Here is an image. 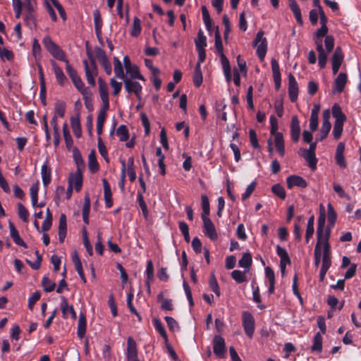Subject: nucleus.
<instances>
[{"label": "nucleus", "mask_w": 361, "mask_h": 361, "mask_svg": "<svg viewBox=\"0 0 361 361\" xmlns=\"http://www.w3.org/2000/svg\"><path fill=\"white\" fill-rule=\"evenodd\" d=\"M327 26L321 25L313 34V41L318 52V66L321 69L326 67L328 61V54L334 50V37L328 35Z\"/></svg>", "instance_id": "f257e3e1"}, {"label": "nucleus", "mask_w": 361, "mask_h": 361, "mask_svg": "<svg viewBox=\"0 0 361 361\" xmlns=\"http://www.w3.org/2000/svg\"><path fill=\"white\" fill-rule=\"evenodd\" d=\"M42 44L47 51L56 59L66 63V70L71 79L78 76L76 70L69 63L63 49L47 35L42 39Z\"/></svg>", "instance_id": "f03ea898"}, {"label": "nucleus", "mask_w": 361, "mask_h": 361, "mask_svg": "<svg viewBox=\"0 0 361 361\" xmlns=\"http://www.w3.org/2000/svg\"><path fill=\"white\" fill-rule=\"evenodd\" d=\"M87 54L90 60V63L87 60L83 61L85 76L87 83L90 86L94 87L96 85L94 76L97 75V66L96 61L92 53L87 51Z\"/></svg>", "instance_id": "7ed1b4c3"}, {"label": "nucleus", "mask_w": 361, "mask_h": 361, "mask_svg": "<svg viewBox=\"0 0 361 361\" xmlns=\"http://www.w3.org/2000/svg\"><path fill=\"white\" fill-rule=\"evenodd\" d=\"M329 238H330V229L327 228L325 231L324 238V247H323V253H322V269H325L326 271L329 270L331 265V247L329 244Z\"/></svg>", "instance_id": "20e7f679"}, {"label": "nucleus", "mask_w": 361, "mask_h": 361, "mask_svg": "<svg viewBox=\"0 0 361 361\" xmlns=\"http://www.w3.org/2000/svg\"><path fill=\"white\" fill-rule=\"evenodd\" d=\"M254 46L257 47L256 52L260 61H263L267 51V39L264 37L263 31H259L257 33Z\"/></svg>", "instance_id": "39448f33"}, {"label": "nucleus", "mask_w": 361, "mask_h": 361, "mask_svg": "<svg viewBox=\"0 0 361 361\" xmlns=\"http://www.w3.org/2000/svg\"><path fill=\"white\" fill-rule=\"evenodd\" d=\"M242 319V324L246 335L252 338L255 332V319L252 314L249 312H243Z\"/></svg>", "instance_id": "423d86ee"}, {"label": "nucleus", "mask_w": 361, "mask_h": 361, "mask_svg": "<svg viewBox=\"0 0 361 361\" xmlns=\"http://www.w3.org/2000/svg\"><path fill=\"white\" fill-rule=\"evenodd\" d=\"M123 80L125 90L129 94H135L138 99H141V93L142 90V86L137 81H134L129 78H126Z\"/></svg>", "instance_id": "0eeeda50"}, {"label": "nucleus", "mask_w": 361, "mask_h": 361, "mask_svg": "<svg viewBox=\"0 0 361 361\" xmlns=\"http://www.w3.org/2000/svg\"><path fill=\"white\" fill-rule=\"evenodd\" d=\"M331 112L329 109H326L323 111L322 114V126L320 130V137L318 139V141H322L325 139L331 128V124L330 122Z\"/></svg>", "instance_id": "6e6552de"}, {"label": "nucleus", "mask_w": 361, "mask_h": 361, "mask_svg": "<svg viewBox=\"0 0 361 361\" xmlns=\"http://www.w3.org/2000/svg\"><path fill=\"white\" fill-rule=\"evenodd\" d=\"M213 350L214 353L219 358H223L226 353V344L224 338L219 336L216 335L213 338Z\"/></svg>", "instance_id": "1a4fd4ad"}, {"label": "nucleus", "mask_w": 361, "mask_h": 361, "mask_svg": "<svg viewBox=\"0 0 361 361\" xmlns=\"http://www.w3.org/2000/svg\"><path fill=\"white\" fill-rule=\"evenodd\" d=\"M82 185V174L81 169H77L75 173H71L68 178V190L74 186L75 190L79 192Z\"/></svg>", "instance_id": "9d476101"}, {"label": "nucleus", "mask_w": 361, "mask_h": 361, "mask_svg": "<svg viewBox=\"0 0 361 361\" xmlns=\"http://www.w3.org/2000/svg\"><path fill=\"white\" fill-rule=\"evenodd\" d=\"M344 59V54L341 47H337L331 56L332 72L336 75Z\"/></svg>", "instance_id": "9b49d317"}, {"label": "nucleus", "mask_w": 361, "mask_h": 361, "mask_svg": "<svg viewBox=\"0 0 361 361\" xmlns=\"http://www.w3.org/2000/svg\"><path fill=\"white\" fill-rule=\"evenodd\" d=\"M95 54L106 73L107 75H111L112 72L111 64L109 61L105 51L102 49L97 47L95 49Z\"/></svg>", "instance_id": "f8f14e48"}, {"label": "nucleus", "mask_w": 361, "mask_h": 361, "mask_svg": "<svg viewBox=\"0 0 361 361\" xmlns=\"http://www.w3.org/2000/svg\"><path fill=\"white\" fill-rule=\"evenodd\" d=\"M203 221V232L211 240H216L218 238L217 232L214 224L209 217L202 219Z\"/></svg>", "instance_id": "ddd939ff"}, {"label": "nucleus", "mask_w": 361, "mask_h": 361, "mask_svg": "<svg viewBox=\"0 0 361 361\" xmlns=\"http://www.w3.org/2000/svg\"><path fill=\"white\" fill-rule=\"evenodd\" d=\"M287 188L292 189L293 187L299 188H305L307 186V181L301 176L297 175H291L286 178Z\"/></svg>", "instance_id": "4468645a"}, {"label": "nucleus", "mask_w": 361, "mask_h": 361, "mask_svg": "<svg viewBox=\"0 0 361 361\" xmlns=\"http://www.w3.org/2000/svg\"><path fill=\"white\" fill-rule=\"evenodd\" d=\"M288 95L290 100L292 102H294L298 99V85L294 75L291 73L288 75Z\"/></svg>", "instance_id": "2eb2a0df"}, {"label": "nucleus", "mask_w": 361, "mask_h": 361, "mask_svg": "<svg viewBox=\"0 0 361 361\" xmlns=\"http://www.w3.org/2000/svg\"><path fill=\"white\" fill-rule=\"evenodd\" d=\"M61 308L63 318H68V314L71 315L73 319L77 318V314L73 305H69L66 298L63 296L61 297Z\"/></svg>", "instance_id": "dca6fc26"}, {"label": "nucleus", "mask_w": 361, "mask_h": 361, "mask_svg": "<svg viewBox=\"0 0 361 361\" xmlns=\"http://www.w3.org/2000/svg\"><path fill=\"white\" fill-rule=\"evenodd\" d=\"M51 64L54 72L57 82L61 86H63L68 82L66 76L55 61L51 60Z\"/></svg>", "instance_id": "f3484780"}, {"label": "nucleus", "mask_w": 361, "mask_h": 361, "mask_svg": "<svg viewBox=\"0 0 361 361\" xmlns=\"http://www.w3.org/2000/svg\"><path fill=\"white\" fill-rule=\"evenodd\" d=\"M321 208L323 210V212L321 213L318 218V224H317V240H324V234L325 231L327 229L324 228V224H325V214H324V209L322 205H321Z\"/></svg>", "instance_id": "a211bd4d"}, {"label": "nucleus", "mask_w": 361, "mask_h": 361, "mask_svg": "<svg viewBox=\"0 0 361 361\" xmlns=\"http://www.w3.org/2000/svg\"><path fill=\"white\" fill-rule=\"evenodd\" d=\"M300 135V122L297 116H293L290 124V135L294 142H298Z\"/></svg>", "instance_id": "6ab92c4d"}, {"label": "nucleus", "mask_w": 361, "mask_h": 361, "mask_svg": "<svg viewBox=\"0 0 361 361\" xmlns=\"http://www.w3.org/2000/svg\"><path fill=\"white\" fill-rule=\"evenodd\" d=\"M344 150L345 144L343 142H339L336 151V164L342 169H345L346 167V162L343 155Z\"/></svg>", "instance_id": "aec40b11"}, {"label": "nucleus", "mask_w": 361, "mask_h": 361, "mask_svg": "<svg viewBox=\"0 0 361 361\" xmlns=\"http://www.w3.org/2000/svg\"><path fill=\"white\" fill-rule=\"evenodd\" d=\"M104 187V197L106 208H111L113 205L112 193L111 186L106 178L102 179Z\"/></svg>", "instance_id": "412c9836"}, {"label": "nucleus", "mask_w": 361, "mask_h": 361, "mask_svg": "<svg viewBox=\"0 0 361 361\" xmlns=\"http://www.w3.org/2000/svg\"><path fill=\"white\" fill-rule=\"evenodd\" d=\"M347 82V75L345 73H340L334 80V92L341 93L343 91Z\"/></svg>", "instance_id": "4be33fe9"}, {"label": "nucleus", "mask_w": 361, "mask_h": 361, "mask_svg": "<svg viewBox=\"0 0 361 361\" xmlns=\"http://www.w3.org/2000/svg\"><path fill=\"white\" fill-rule=\"evenodd\" d=\"M332 116L335 118L334 123H336L344 124L347 119L341 106L337 104H334L332 106Z\"/></svg>", "instance_id": "5701e85b"}, {"label": "nucleus", "mask_w": 361, "mask_h": 361, "mask_svg": "<svg viewBox=\"0 0 361 361\" xmlns=\"http://www.w3.org/2000/svg\"><path fill=\"white\" fill-rule=\"evenodd\" d=\"M67 224H66V216L64 214H61L59 218V240L60 243H63L66 236Z\"/></svg>", "instance_id": "b1692460"}, {"label": "nucleus", "mask_w": 361, "mask_h": 361, "mask_svg": "<svg viewBox=\"0 0 361 361\" xmlns=\"http://www.w3.org/2000/svg\"><path fill=\"white\" fill-rule=\"evenodd\" d=\"M9 229H10V235L13 238L14 243L20 246H22L25 248L27 247V244L23 241V240L19 235L18 231L16 228L15 226L12 222H9Z\"/></svg>", "instance_id": "393cba45"}, {"label": "nucleus", "mask_w": 361, "mask_h": 361, "mask_svg": "<svg viewBox=\"0 0 361 361\" xmlns=\"http://www.w3.org/2000/svg\"><path fill=\"white\" fill-rule=\"evenodd\" d=\"M86 325H87L86 316L84 313L80 312V316H79L78 329H77V334L80 338H84V336L85 335Z\"/></svg>", "instance_id": "a878e982"}, {"label": "nucleus", "mask_w": 361, "mask_h": 361, "mask_svg": "<svg viewBox=\"0 0 361 361\" xmlns=\"http://www.w3.org/2000/svg\"><path fill=\"white\" fill-rule=\"evenodd\" d=\"M252 259L250 252H245L243 255L241 259L238 261V266L245 269V272H248L252 265Z\"/></svg>", "instance_id": "bb28decb"}, {"label": "nucleus", "mask_w": 361, "mask_h": 361, "mask_svg": "<svg viewBox=\"0 0 361 361\" xmlns=\"http://www.w3.org/2000/svg\"><path fill=\"white\" fill-rule=\"evenodd\" d=\"M302 156L307 161L308 166L312 170L317 169V159L316 158L315 153L309 152L302 149Z\"/></svg>", "instance_id": "cd10ccee"}, {"label": "nucleus", "mask_w": 361, "mask_h": 361, "mask_svg": "<svg viewBox=\"0 0 361 361\" xmlns=\"http://www.w3.org/2000/svg\"><path fill=\"white\" fill-rule=\"evenodd\" d=\"M274 143L279 154L283 157L285 154V144L282 133L276 134V136L274 137Z\"/></svg>", "instance_id": "c85d7f7f"}, {"label": "nucleus", "mask_w": 361, "mask_h": 361, "mask_svg": "<svg viewBox=\"0 0 361 361\" xmlns=\"http://www.w3.org/2000/svg\"><path fill=\"white\" fill-rule=\"evenodd\" d=\"M274 143L279 154L283 157L285 154V144L282 133L276 134V136L274 137Z\"/></svg>", "instance_id": "c756f323"}, {"label": "nucleus", "mask_w": 361, "mask_h": 361, "mask_svg": "<svg viewBox=\"0 0 361 361\" xmlns=\"http://www.w3.org/2000/svg\"><path fill=\"white\" fill-rule=\"evenodd\" d=\"M41 175L43 185L47 187L51 182V169L47 162L42 166Z\"/></svg>", "instance_id": "7c9ffc66"}, {"label": "nucleus", "mask_w": 361, "mask_h": 361, "mask_svg": "<svg viewBox=\"0 0 361 361\" xmlns=\"http://www.w3.org/2000/svg\"><path fill=\"white\" fill-rule=\"evenodd\" d=\"M90 199L88 195H86L85 197V201L82 206V219L86 225L89 224V214L90 211Z\"/></svg>", "instance_id": "2f4dec72"}, {"label": "nucleus", "mask_w": 361, "mask_h": 361, "mask_svg": "<svg viewBox=\"0 0 361 361\" xmlns=\"http://www.w3.org/2000/svg\"><path fill=\"white\" fill-rule=\"evenodd\" d=\"M114 73L116 78L124 80L127 76L123 72V68L121 61L117 58H114Z\"/></svg>", "instance_id": "473e14b6"}, {"label": "nucleus", "mask_w": 361, "mask_h": 361, "mask_svg": "<svg viewBox=\"0 0 361 361\" xmlns=\"http://www.w3.org/2000/svg\"><path fill=\"white\" fill-rule=\"evenodd\" d=\"M327 212H328V227L331 230V227H333L336 223L337 215L331 203L327 204Z\"/></svg>", "instance_id": "72a5a7b5"}, {"label": "nucleus", "mask_w": 361, "mask_h": 361, "mask_svg": "<svg viewBox=\"0 0 361 361\" xmlns=\"http://www.w3.org/2000/svg\"><path fill=\"white\" fill-rule=\"evenodd\" d=\"M146 275H147V279H146V286L147 288L148 291H150V281L153 279L154 277V267L153 263L151 260L147 261V267H146Z\"/></svg>", "instance_id": "f704fd0d"}, {"label": "nucleus", "mask_w": 361, "mask_h": 361, "mask_svg": "<svg viewBox=\"0 0 361 361\" xmlns=\"http://www.w3.org/2000/svg\"><path fill=\"white\" fill-rule=\"evenodd\" d=\"M71 125L74 135L77 137H80L81 136V128L80 118L78 116H72L71 118Z\"/></svg>", "instance_id": "c9c22d12"}, {"label": "nucleus", "mask_w": 361, "mask_h": 361, "mask_svg": "<svg viewBox=\"0 0 361 361\" xmlns=\"http://www.w3.org/2000/svg\"><path fill=\"white\" fill-rule=\"evenodd\" d=\"M311 350L317 353H321L322 350V336L319 332H317L314 336Z\"/></svg>", "instance_id": "e433bc0d"}, {"label": "nucleus", "mask_w": 361, "mask_h": 361, "mask_svg": "<svg viewBox=\"0 0 361 361\" xmlns=\"http://www.w3.org/2000/svg\"><path fill=\"white\" fill-rule=\"evenodd\" d=\"M152 322H153V324H154V329H156V331L157 332H159L160 336L166 341H168L167 334H166V330H165V329H164L161 322L160 321V319H158V318H154L152 319Z\"/></svg>", "instance_id": "4c0bfd02"}, {"label": "nucleus", "mask_w": 361, "mask_h": 361, "mask_svg": "<svg viewBox=\"0 0 361 361\" xmlns=\"http://www.w3.org/2000/svg\"><path fill=\"white\" fill-rule=\"evenodd\" d=\"M195 44L196 49H205L207 47V37L202 30L198 31L197 37L195 39Z\"/></svg>", "instance_id": "58836bf2"}, {"label": "nucleus", "mask_w": 361, "mask_h": 361, "mask_svg": "<svg viewBox=\"0 0 361 361\" xmlns=\"http://www.w3.org/2000/svg\"><path fill=\"white\" fill-rule=\"evenodd\" d=\"M201 205L202 208V219L209 217L210 212L209 202L206 195H201Z\"/></svg>", "instance_id": "ea45409f"}, {"label": "nucleus", "mask_w": 361, "mask_h": 361, "mask_svg": "<svg viewBox=\"0 0 361 361\" xmlns=\"http://www.w3.org/2000/svg\"><path fill=\"white\" fill-rule=\"evenodd\" d=\"M203 81L202 73L201 71V66L200 65H196L195 68V71L193 73V82L194 85L197 87H199Z\"/></svg>", "instance_id": "a19ab883"}, {"label": "nucleus", "mask_w": 361, "mask_h": 361, "mask_svg": "<svg viewBox=\"0 0 361 361\" xmlns=\"http://www.w3.org/2000/svg\"><path fill=\"white\" fill-rule=\"evenodd\" d=\"M88 159H89L88 164H89L90 171L93 173L97 172L99 170V164L96 159L94 151H92L90 153V154L88 156Z\"/></svg>", "instance_id": "79ce46f5"}, {"label": "nucleus", "mask_w": 361, "mask_h": 361, "mask_svg": "<svg viewBox=\"0 0 361 361\" xmlns=\"http://www.w3.org/2000/svg\"><path fill=\"white\" fill-rule=\"evenodd\" d=\"M289 6L291 11L293 13L297 23L300 25H302L303 21L302 18L300 8L298 4L297 3H293L292 4L289 5Z\"/></svg>", "instance_id": "37998d69"}, {"label": "nucleus", "mask_w": 361, "mask_h": 361, "mask_svg": "<svg viewBox=\"0 0 361 361\" xmlns=\"http://www.w3.org/2000/svg\"><path fill=\"white\" fill-rule=\"evenodd\" d=\"M324 245V240H317V244L314 247V265L315 267H318L321 262V257H322V250H321V245Z\"/></svg>", "instance_id": "c03bdc74"}, {"label": "nucleus", "mask_w": 361, "mask_h": 361, "mask_svg": "<svg viewBox=\"0 0 361 361\" xmlns=\"http://www.w3.org/2000/svg\"><path fill=\"white\" fill-rule=\"evenodd\" d=\"M128 71H126V73L130 75L131 78L139 79L143 81L145 80L144 76L140 73V69L137 66L133 65L130 68H128Z\"/></svg>", "instance_id": "a18cd8bd"}, {"label": "nucleus", "mask_w": 361, "mask_h": 361, "mask_svg": "<svg viewBox=\"0 0 361 361\" xmlns=\"http://www.w3.org/2000/svg\"><path fill=\"white\" fill-rule=\"evenodd\" d=\"M271 192L281 200H284L286 197L284 188L279 183L274 184L271 187Z\"/></svg>", "instance_id": "49530a36"}, {"label": "nucleus", "mask_w": 361, "mask_h": 361, "mask_svg": "<svg viewBox=\"0 0 361 361\" xmlns=\"http://www.w3.org/2000/svg\"><path fill=\"white\" fill-rule=\"evenodd\" d=\"M116 135L121 142L127 141L129 138L128 130L125 125H121L116 130Z\"/></svg>", "instance_id": "de8ad7c7"}, {"label": "nucleus", "mask_w": 361, "mask_h": 361, "mask_svg": "<svg viewBox=\"0 0 361 361\" xmlns=\"http://www.w3.org/2000/svg\"><path fill=\"white\" fill-rule=\"evenodd\" d=\"M209 284L211 290L215 293V295L218 297L220 296L221 292L214 274H211L209 279Z\"/></svg>", "instance_id": "09e8293b"}, {"label": "nucleus", "mask_w": 361, "mask_h": 361, "mask_svg": "<svg viewBox=\"0 0 361 361\" xmlns=\"http://www.w3.org/2000/svg\"><path fill=\"white\" fill-rule=\"evenodd\" d=\"M42 285L44 288V290L47 293H50L53 291L56 287V283L51 281L49 278L47 276H44L42 280Z\"/></svg>", "instance_id": "8fccbe9b"}, {"label": "nucleus", "mask_w": 361, "mask_h": 361, "mask_svg": "<svg viewBox=\"0 0 361 361\" xmlns=\"http://www.w3.org/2000/svg\"><path fill=\"white\" fill-rule=\"evenodd\" d=\"M94 17V28L97 35L99 37V35L101 34V30L102 27V21L101 19L100 13L99 11H95L93 13Z\"/></svg>", "instance_id": "3c124183"}, {"label": "nucleus", "mask_w": 361, "mask_h": 361, "mask_svg": "<svg viewBox=\"0 0 361 361\" xmlns=\"http://www.w3.org/2000/svg\"><path fill=\"white\" fill-rule=\"evenodd\" d=\"M74 86L75 88L80 92H85L90 89L85 86L84 82H82V79L79 75L75 77L74 78L71 79Z\"/></svg>", "instance_id": "603ef678"}, {"label": "nucleus", "mask_w": 361, "mask_h": 361, "mask_svg": "<svg viewBox=\"0 0 361 361\" xmlns=\"http://www.w3.org/2000/svg\"><path fill=\"white\" fill-rule=\"evenodd\" d=\"M247 272L242 271L240 270H233L231 272V277L233 280H235L238 283H242L246 281V276L245 274Z\"/></svg>", "instance_id": "864d4df0"}, {"label": "nucleus", "mask_w": 361, "mask_h": 361, "mask_svg": "<svg viewBox=\"0 0 361 361\" xmlns=\"http://www.w3.org/2000/svg\"><path fill=\"white\" fill-rule=\"evenodd\" d=\"M201 9L204 23L206 28L209 30L212 28V20L210 18L209 11L205 6H202Z\"/></svg>", "instance_id": "5fc2aeb1"}, {"label": "nucleus", "mask_w": 361, "mask_h": 361, "mask_svg": "<svg viewBox=\"0 0 361 361\" xmlns=\"http://www.w3.org/2000/svg\"><path fill=\"white\" fill-rule=\"evenodd\" d=\"M55 114L61 118H63L66 111V103L63 101H56L55 103Z\"/></svg>", "instance_id": "6e6d98bb"}, {"label": "nucleus", "mask_w": 361, "mask_h": 361, "mask_svg": "<svg viewBox=\"0 0 361 361\" xmlns=\"http://www.w3.org/2000/svg\"><path fill=\"white\" fill-rule=\"evenodd\" d=\"M141 22L140 20L135 17L133 20V27L130 31V35L133 37H137L141 32Z\"/></svg>", "instance_id": "4d7b16f0"}, {"label": "nucleus", "mask_w": 361, "mask_h": 361, "mask_svg": "<svg viewBox=\"0 0 361 361\" xmlns=\"http://www.w3.org/2000/svg\"><path fill=\"white\" fill-rule=\"evenodd\" d=\"M18 214L19 217L24 221H28L29 212L27 209L20 202L18 203Z\"/></svg>", "instance_id": "13d9d810"}, {"label": "nucleus", "mask_w": 361, "mask_h": 361, "mask_svg": "<svg viewBox=\"0 0 361 361\" xmlns=\"http://www.w3.org/2000/svg\"><path fill=\"white\" fill-rule=\"evenodd\" d=\"M82 94V99L84 100V103L85 107L89 110L92 111L93 109L92 101V93L89 90L85 92L81 93Z\"/></svg>", "instance_id": "bf43d9fd"}, {"label": "nucleus", "mask_w": 361, "mask_h": 361, "mask_svg": "<svg viewBox=\"0 0 361 361\" xmlns=\"http://www.w3.org/2000/svg\"><path fill=\"white\" fill-rule=\"evenodd\" d=\"M99 94L102 100L109 99L108 88L102 79H99Z\"/></svg>", "instance_id": "052dcab7"}, {"label": "nucleus", "mask_w": 361, "mask_h": 361, "mask_svg": "<svg viewBox=\"0 0 361 361\" xmlns=\"http://www.w3.org/2000/svg\"><path fill=\"white\" fill-rule=\"evenodd\" d=\"M98 150L99 154L105 159V161L106 162H109V159L108 157V152L100 137H98Z\"/></svg>", "instance_id": "680f3d73"}, {"label": "nucleus", "mask_w": 361, "mask_h": 361, "mask_svg": "<svg viewBox=\"0 0 361 361\" xmlns=\"http://www.w3.org/2000/svg\"><path fill=\"white\" fill-rule=\"evenodd\" d=\"M105 118L106 116H104V112L99 113L97 118V133L99 135V137L102 133L103 125L105 121Z\"/></svg>", "instance_id": "e2e57ef3"}, {"label": "nucleus", "mask_w": 361, "mask_h": 361, "mask_svg": "<svg viewBox=\"0 0 361 361\" xmlns=\"http://www.w3.org/2000/svg\"><path fill=\"white\" fill-rule=\"evenodd\" d=\"M82 236H83L84 246H85L87 252H88V254L90 256H92L93 255V249H92V247L89 241V239L87 237V233L85 228H83Z\"/></svg>", "instance_id": "0e129e2a"}, {"label": "nucleus", "mask_w": 361, "mask_h": 361, "mask_svg": "<svg viewBox=\"0 0 361 361\" xmlns=\"http://www.w3.org/2000/svg\"><path fill=\"white\" fill-rule=\"evenodd\" d=\"M215 48L217 51V53L220 55L224 54V47L222 44V40L221 35L218 31L215 32Z\"/></svg>", "instance_id": "69168bd1"}, {"label": "nucleus", "mask_w": 361, "mask_h": 361, "mask_svg": "<svg viewBox=\"0 0 361 361\" xmlns=\"http://www.w3.org/2000/svg\"><path fill=\"white\" fill-rule=\"evenodd\" d=\"M343 124L334 123L332 135L335 140H338L343 133Z\"/></svg>", "instance_id": "338daca9"}, {"label": "nucleus", "mask_w": 361, "mask_h": 361, "mask_svg": "<svg viewBox=\"0 0 361 361\" xmlns=\"http://www.w3.org/2000/svg\"><path fill=\"white\" fill-rule=\"evenodd\" d=\"M269 121L271 126L270 133L271 135H274V137H276L277 133H281L280 132L277 131L279 128L278 121L276 118V117L272 115L270 116Z\"/></svg>", "instance_id": "774afa93"}]
</instances>
